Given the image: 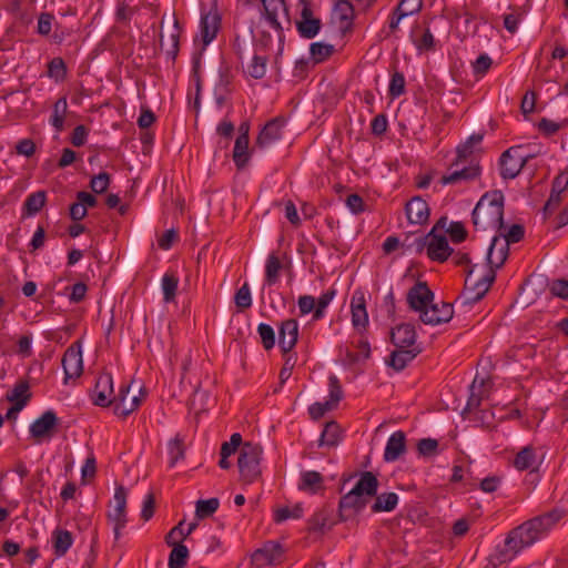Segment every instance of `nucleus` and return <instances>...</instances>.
Masks as SVG:
<instances>
[{
	"label": "nucleus",
	"instance_id": "f257e3e1",
	"mask_svg": "<svg viewBox=\"0 0 568 568\" xmlns=\"http://www.w3.org/2000/svg\"><path fill=\"white\" fill-rule=\"evenodd\" d=\"M509 253V244L499 235H495L487 252L488 264L484 272H478V265H471L466 274L465 286L456 302L462 305H471L480 301L489 291L496 278V268L505 263Z\"/></svg>",
	"mask_w": 568,
	"mask_h": 568
},
{
	"label": "nucleus",
	"instance_id": "f03ea898",
	"mask_svg": "<svg viewBox=\"0 0 568 568\" xmlns=\"http://www.w3.org/2000/svg\"><path fill=\"white\" fill-rule=\"evenodd\" d=\"M564 511L552 509L531 519L524 521L508 534L505 540V549L500 552V561L511 560L524 548L542 539L562 518Z\"/></svg>",
	"mask_w": 568,
	"mask_h": 568
},
{
	"label": "nucleus",
	"instance_id": "7ed1b4c3",
	"mask_svg": "<svg viewBox=\"0 0 568 568\" xmlns=\"http://www.w3.org/2000/svg\"><path fill=\"white\" fill-rule=\"evenodd\" d=\"M473 224L476 230H505L504 194L493 191L484 194L473 210Z\"/></svg>",
	"mask_w": 568,
	"mask_h": 568
},
{
	"label": "nucleus",
	"instance_id": "20e7f679",
	"mask_svg": "<svg viewBox=\"0 0 568 568\" xmlns=\"http://www.w3.org/2000/svg\"><path fill=\"white\" fill-rule=\"evenodd\" d=\"M263 449L258 444L244 443L240 448L237 466L241 479L246 484L254 483L261 476L260 462Z\"/></svg>",
	"mask_w": 568,
	"mask_h": 568
},
{
	"label": "nucleus",
	"instance_id": "39448f33",
	"mask_svg": "<svg viewBox=\"0 0 568 568\" xmlns=\"http://www.w3.org/2000/svg\"><path fill=\"white\" fill-rule=\"evenodd\" d=\"M420 242L426 246L427 256L435 262L443 263L447 261L454 252L446 235L435 233V230H430Z\"/></svg>",
	"mask_w": 568,
	"mask_h": 568
},
{
	"label": "nucleus",
	"instance_id": "423d86ee",
	"mask_svg": "<svg viewBox=\"0 0 568 568\" xmlns=\"http://www.w3.org/2000/svg\"><path fill=\"white\" fill-rule=\"evenodd\" d=\"M126 489L123 486H118L114 491L113 503L110 505L108 518L113 524L114 536L118 539L121 530L126 524Z\"/></svg>",
	"mask_w": 568,
	"mask_h": 568
},
{
	"label": "nucleus",
	"instance_id": "0eeeda50",
	"mask_svg": "<svg viewBox=\"0 0 568 568\" xmlns=\"http://www.w3.org/2000/svg\"><path fill=\"white\" fill-rule=\"evenodd\" d=\"M521 145L510 146L499 159L500 175L504 180L515 179L525 166V158L519 155Z\"/></svg>",
	"mask_w": 568,
	"mask_h": 568
},
{
	"label": "nucleus",
	"instance_id": "6e6552de",
	"mask_svg": "<svg viewBox=\"0 0 568 568\" xmlns=\"http://www.w3.org/2000/svg\"><path fill=\"white\" fill-rule=\"evenodd\" d=\"M284 557V550L281 544L275 541H267L264 546L255 550L252 555V564L256 568L265 566H278L282 565Z\"/></svg>",
	"mask_w": 568,
	"mask_h": 568
},
{
	"label": "nucleus",
	"instance_id": "1a4fd4ad",
	"mask_svg": "<svg viewBox=\"0 0 568 568\" xmlns=\"http://www.w3.org/2000/svg\"><path fill=\"white\" fill-rule=\"evenodd\" d=\"M285 125L286 120L283 116H276L267 121L256 138L255 146L266 149L280 141L283 136Z\"/></svg>",
	"mask_w": 568,
	"mask_h": 568
},
{
	"label": "nucleus",
	"instance_id": "9d476101",
	"mask_svg": "<svg viewBox=\"0 0 568 568\" xmlns=\"http://www.w3.org/2000/svg\"><path fill=\"white\" fill-rule=\"evenodd\" d=\"M62 366L65 375V383L71 378H78L82 375L83 359L80 342H75L67 348L62 357Z\"/></svg>",
	"mask_w": 568,
	"mask_h": 568
},
{
	"label": "nucleus",
	"instance_id": "9b49d317",
	"mask_svg": "<svg viewBox=\"0 0 568 568\" xmlns=\"http://www.w3.org/2000/svg\"><path fill=\"white\" fill-rule=\"evenodd\" d=\"M434 301V293L430 291L426 282L418 281L407 293V303L409 308L423 315L427 312V307Z\"/></svg>",
	"mask_w": 568,
	"mask_h": 568
},
{
	"label": "nucleus",
	"instance_id": "f8f14e48",
	"mask_svg": "<svg viewBox=\"0 0 568 568\" xmlns=\"http://www.w3.org/2000/svg\"><path fill=\"white\" fill-rule=\"evenodd\" d=\"M221 27V17L216 11L203 13L200 21V33L194 42L201 41V51L209 45L216 37Z\"/></svg>",
	"mask_w": 568,
	"mask_h": 568
},
{
	"label": "nucleus",
	"instance_id": "ddd939ff",
	"mask_svg": "<svg viewBox=\"0 0 568 568\" xmlns=\"http://www.w3.org/2000/svg\"><path fill=\"white\" fill-rule=\"evenodd\" d=\"M367 498H364L351 490L341 497L338 504V515L342 521L354 519L367 505Z\"/></svg>",
	"mask_w": 568,
	"mask_h": 568
},
{
	"label": "nucleus",
	"instance_id": "4468645a",
	"mask_svg": "<svg viewBox=\"0 0 568 568\" xmlns=\"http://www.w3.org/2000/svg\"><path fill=\"white\" fill-rule=\"evenodd\" d=\"M454 308L449 303L432 304L427 307V312L419 315L420 321L426 325H439L447 323L453 318Z\"/></svg>",
	"mask_w": 568,
	"mask_h": 568
},
{
	"label": "nucleus",
	"instance_id": "2eb2a0df",
	"mask_svg": "<svg viewBox=\"0 0 568 568\" xmlns=\"http://www.w3.org/2000/svg\"><path fill=\"white\" fill-rule=\"evenodd\" d=\"M321 27V20L314 18L310 3H304L301 10V19L296 22L300 36L305 39H313L318 34Z\"/></svg>",
	"mask_w": 568,
	"mask_h": 568
},
{
	"label": "nucleus",
	"instance_id": "dca6fc26",
	"mask_svg": "<svg viewBox=\"0 0 568 568\" xmlns=\"http://www.w3.org/2000/svg\"><path fill=\"white\" fill-rule=\"evenodd\" d=\"M405 213L410 224L423 225L429 220L430 210L422 196H413L405 205Z\"/></svg>",
	"mask_w": 568,
	"mask_h": 568
},
{
	"label": "nucleus",
	"instance_id": "f3484780",
	"mask_svg": "<svg viewBox=\"0 0 568 568\" xmlns=\"http://www.w3.org/2000/svg\"><path fill=\"white\" fill-rule=\"evenodd\" d=\"M298 323L295 318H288L278 327V345L284 354L290 353L297 343Z\"/></svg>",
	"mask_w": 568,
	"mask_h": 568
},
{
	"label": "nucleus",
	"instance_id": "a211bd4d",
	"mask_svg": "<svg viewBox=\"0 0 568 568\" xmlns=\"http://www.w3.org/2000/svg\"><path fill=\"white\" fill-rule=\"evenodd\" d=\"M264 9V16L270 26L278 32L280 42H283V28L278 21V14H287L284 0H261Z\"/></svg>",
	"mask_w": 568,
	"mask_h": 568
},
{
	"label": "nucleus",
	"instance_id": "6ab92c4d",
	"mask_svg": "<svg viewBox=\"0 0 568 568\" xmlns=\"http://www.w3.org/2000/svg\"><path fill=\"white\" fill-rule=\"evenodd\" d=\"M131 385H125L120 388L116 396L113 397L112 404L114 405V413L119 416L125 417L132 413L141 403V397L133 395L128 398Z\"/></svg>",
	"mask_w": 568,
	"mask_h": 568
},
{
	"label": "nucleus",
	"instance_id": "aec40b11",
	"mask_svg": "<svg viewBox=\"0 0 568 568\" xmlns=\"http://www.w3.org/2000/svg\"><path fill=\"white\" fill-rule=\"evenodd\" d=\"M352 324L355 328L362 331L368 325V314L366 311V301L363 292L356 291L351 301Z\"/></svg>",
	"mask_w": 568,
	"mask_h": 568
},
{
	"label": "nucleus",
	"instance_id": "412c9836",
	"mask_svg": "<svg viewBox=\"0 0 568 568\" xmlns=\"http://www.w3.org/2000/svg\"><path fill=\"white\" fill-rule=\"evenodd\" d=\"M420 353V346L396 347L386 363L396 372H400Z\"/></svg>",
	"mask_w": 568,
	"mask_h": 568
},
{
	"label": "nucleus",
	"instance_id": "4be33fe9",
	"mask_svg": "<svg viewBox=\"0 0 568 568\" xmlns=\"http://www.w3.org/2000/svg\"><path fill=\"white\" fill-rule=\"evenodd\" d=\"M417 334L414 325L403 323L390 331V341L395 347H413L416 344Z\"/></svg>",
	"mask_w": 568,
	"mask_h": 568
},
{
	"label": "nucleus",
	"instance_id": "5701e85b",
	"mask_svg": "<svg viewBox=\"0 0 568 568\" xmlns=\"http://www.w3.org/2000/svg\"><path fill=\"white\" fill-rule=\"evenodd\" d=\"M541 463L537 449L532 445L523 447L515 456L513 465L517 470H535Z\"/></svg>",
	"mask_w": 568,
	"mask_h": 568
},
{
	"label": "nucleus",
	"instance_id": "b1692460",
	"mask_svg": "<svg viewBox=\"0 0 568 568\" xmlns=\"http://www.w3.org/2000/svg\"><path fill=\"white\" fill-rule=\"evenodd\" d=\"M113 378L110 374H102L97 379L94 386V404L98 406H109L112 404Z\"/></svg>",
	"mask_w": 568,
	"mask_h": 568
},
{
	"label": "nucleus",
	"instance_id": "393cba45",
	"mask_svg": "<svg viewBox=\"0 0 568 568\" xmlns=\"http://www.w3.org/2000/svg\"><path fill=\"white\" fill-rule=\"evenodd\" d=\"M57 425V416L53 412L48 410L36 419L30 426L31 435L37 439L50 437L53 435Z\"/></svg>",
	"mask_w": 568,
	"mask_h": 568
},
{
	"label": "nucleus",
	"instance_id": "a878e982",
	"mask_svg": "<svg viewBox=\"0 0 568 568\" xmlns=\"http://www.w3.org/2000/svg\"><path fill=\"white\" fill-rule=\"evenodd\" d=\"M422 0H402L389 18V29L392 32L396 31L399 22L405 17L412 16L422 9Z\"/></svg>",
	"mask_w": 568,
	"mask_h": 568
},
{
	"label": "nucleus",
	"instance_id": "bb28decb",
	"mask_svg": "<svg viewBox=\"0 0 568 568\" xmlns=\"http://www.w3.org/2000/svg\"><path fill=\"white\" fill-rule=\"evenodd\" d=\"M406 450V436L404 432L398 430L393 433L385 447L384 460L387 463L397 460Z\"/></svg>",
	"mask_w": 568,
	"mask_h": 568
},
{
	"label": "nucleus",
	"instance_id": "cd10ccee",
	"mask_svg": "<svg viewBox=\"0 0 568 568\" xmlns=\"http://www.w3.org/2000/svg\"><path fill=\"white\" fill-rule=\"evenodd\" d=\"M378 489V479L371 471H364L356 485L351 489L352 493L359 495L369 500L371 497L376 496Z\"/></svg>",
	"mask_w": 568,
	"mask_h": 568
},
{
	"label": "nucleus",
	"instance_id": "c85d7f7f",
	"mask_svg": "<svg viewBox=\"0 0 568 568\" xmlns=\"http://www.w3.org/2000/svg\"><path fill=\"white\" fill-rule=\"evenodd\" d=\"M480 174L478 165L464 166L456 169L453 172L445 174L440 178L439 183L442 185L457 184L463 181L475 180Z\"/></svg>",
	"mask_w": 568,
	"mask_h": 568
},
{
	"label": "nucleus",
	"instance_id": "c756f323",
	"mask_svg": "<svg viewBox=\"0 0 568 568\" xmlns=\"http://www.w3.org/2000/svg\"><path fill=\"white\" fill-rule=\"evenodd\" d=\"M248 140L250 138L246 135V131L241 133L235 140L233 161L237 169H243L250 160Z\"/></svg>",
	"mask_w": 568,
	"mask_h": 568
},
{
	"label": "nucleus",
	"instance_id": "7c9ffc66",
	"mask_svg": "<svg viewBox=\"0 0 568 568\" xmlns=\"http://www.w3.org/2000/svg\"><path fill=\"white\" fill-rule=\"evenodd\" d=\"M483 141V134H471L463 144L456 149V159L452 163L453 166H457L459 163L466 161L468 156L473 154L474 146Z\"/></svg>",
	"mask_w": 568,
	"mask_h": 568
},
{
	"label": "nucleus",
	"instance_id": "2f4dec72",
	"mask_svg": "<svg viewBox=\"0 0 568 568\" xmlns=\"http://www.w3.org/2000/svg\"><path fill=\"white\" fill-rule=\"evenodd\" d=\"M298 488L315 494L323 489V476L315 470L304 471L301 475Z\"/></svg>",
	"mask_w": 568,
	"mask_h": 568
},
{
	"label": "nucleus",
	"instance_id": "473e14b6",
	"mask_svg": "<svg viewBox=\"0 0 568 568\" xmlns=\"http://www.w3.org/2000/svg\"><path fill=\"white\" fill-rule=\"evenodd\" d=\"M341 430L336 422H328L321 434L318 445L334 447L339 443Z\"/></svg>",
	"mask_w": 568,
	"mask_h": 568
},
{
	"label": "nucleus",
	"instance_id": "72a5a7b5",
	"mask_svg": "<svg viewBox=\"0 0 568 568\" xmlns=\"http://www.w3.org/2000/svg\"><path fill=\"white\" fill-rule=\"evenodd\" d=\"M398 504V496L395 493H383L377 495L375 503L372 505L373 513L392 511Z\"/></svg>",
	"mask_w": 568,
	"mask_h": 568
},
{
	"label": "nucleus",
	"instance_id": "f704fd0d",
	"mask_svg": "<svg viewBox=\"0 0 568 568\" xmlns=\"http://www.w3.org/2000/svg\"><path fill=\"white\" fill-rule=\"evenodd\" d=\"M52 542L55 555L62 556L73 542L72 534L68 530L57 529L53 531Z\"/></svg>",
	"mask_w": 568,
	"mask_h": 568
},
{
	"label": "nucleus",
	"instance_id": "c9c22d12",
	"mask_svg": "<svg viewBox=\"0 0 568 568\" xmlns=\"http://www.w3.org/2000/svg\"><path fill=\"white\" fill-rule=\"evenodd\" d=\"M267 62L268 58L266 55L255 53L247 65V74L255 80L263 79L266 74Z\"/></svg>",
	"mask_w": 568,
	"mask_h": 568
},
{
	"label": "nucleus",
	"instance_id": "e433bc0d",
	"mask_svg": "<svg viewBox=\"0 0 568 568\" xmlns=\"http://www.w3.org/2000/svg\"><path fill=\"white\" fill-rule=\"evenodd\" d=\"M281 268L282 264L278 256L274 253L270 254L265 265V282L267 285H274L278 281Z\"/></svg>",
	"mask_w": 568,
	"mask_h": 568
},
{
	"label": "nucleus",
	"instance_id": "4c0bfd02",
	"mask_svg": "<svg viewBox=\"0 0 568 568\" xmlns=\"http://www.w3.org/2000/svg\"><path fill=\"white\" fill-rule=\"evenodd\" d=\"M334 52L332 44L314 42L310 45V53L314 62L320 63L328 59Z\"/></svg>",
	"mask_w": 568,
	"mask_h": 568
},
{
	"label": "nucleus",
	"instance_id": "58836bf2",
	"mask_svg": "<svg viewBox=\"0 0 568 568\" xmlns=\"http://www.w3.org/2000/svg\"><path fill=\"white\" fill-rule=\"evenodd\" d=\"M219 498L200 499L196 501L195 514L199 518H206L212 516L219 508Z\"/></svg>",
	"mask_w": 568,
	"mask_h": 568
},
{
	"label": "nucleus",
	"instance_id": "ea45409f",
	"mask_svg": "<svg viewBox=\"0 0 568 568\" xmlns=\"http://www.w3.org/2000/svg\"><path fill=\"white\" fill-rule=\"evenodd\" d=\"M68 103L65 98L59 99L53 106V114L51 116V124L61 131L64 123V116L67 112Z\"/></svg>",
	"mask_w": 568,
	"mask_h": 568
},
{
	"label": "nucleus",
	"instance_id": "a19ab883",
	"mask_svg": "<svg viewBox=\"0 0 568 568\" xmlns=\"http://www.w3.org/2000/svg\"><path fill=\"white\" fill-rule=\"evenodd\" d=\"M328 389L329 394L326 403L329 404L332 408H334L343 398V389L339 379L335 375H331L328 377Z\"/></svg>",
	"mask_w": 568,
	"mask_h": 568
},
{
	"label": "nucleus",
	"instance_id": "79ce46f5",
	"mask_svg": "<svg viewBox=\"0 0 568 568\" xmlns=\"http://www.w3.org/2000/svg\"><path fill=\"white\" fill-rule=\"evenodd\" d=\"M334 11L339 21L349 26L354 18L353 4L347 0H339L335 3Z\"/></svg>",
	"mask_w": 568,
	"mask_h": 568
},
{
	"label": "nucleus",
	"instance_id": "37998d69",
	"mask_svg": "<svg viewBox=\"0 0 568 568\" xmlns=\"http://www.w3.org/2000/svg\"><path fill=\"white\" fill-rule=\"evenodd\" d=\"M336 294V291L334 288H331L323 293L318 300H316V308L313 313V320L318 321L324 317L325 310L329 305V303L333 301L334 296Z\"/></svg>",
	"mask_w": 568,
	"mask_h": 568
},
{
	"label": "nucleus",
	"instance_id": "c03bdc74",
	"mask_svg": "<svg viewBox=\"0 0 568 568\" xmlns=\"http://www.w3.org/2000/svg\"><path fill=\"white\" fill-rule=\"evenodd\" d=\"M45 203V192L44 191H38L36 193H32L28 196L24 207L28 212V214L33 215L38 213Z\"/></svg>",
	"mask_w": 568,
	"mask_h": 568
},
{
	"label": "nucleus",
	"instance_id": "a18cd8bd",
	"mask_svg": "<svg viewBox=\"0 0 568 568\" xmlns=\"http://www.w3.org/2000/svg\"><path fill=\"white\" fill-rule=\"evenodd\" d=\"M355 347L358 349L357 353L348 352L347 358L351 363H357L362 359H367L371 356V346L366 338L361 337L357 343L355 344Z\"/></svg>",
	"mask_w": 568,
	"mask_h": 568
},
{
	"label": "nucleus",
	"instance_id": "49530a36",
	"mask_svg": "<svg viewBox=\"0 0 568 568\" xmlns=\"http://www.w3.org/2000/svg\"><path fill=\"white\" fill-rule=\"evenodd\" d=\"M30 398L29 385L26 382L18 383L14 388L7 394V399L13 404L20 400L24 402V406Z\"/></svg>",
	"mask_w": 568,
	"mask_h": 568
},
{
	"label": "nucleus",
	"instance_id": "de8ad7c7",
	"mask_svg": "<svg viewBox=\"0 0 568 568\" xmlns=\"http://www.w3.org/2000/svg\"><path fill=\"white\" fill-rule=\"evenodd\" d=\"M257 333L261 337L263 347L266 351L272 349L275 346V342H276L275 332L271 325L265 324V323L258 324Z\"/></svg>",
	"mask_w": 568,
	"mask_h": 568
},
{
	"label": "nucleus",
	"instance_id": "09e8293b",
	"mask_svg": "<svg viewBox=\"0 0 568 568\" xmlns=\"http://www.w3.org/2000/svg\"><path fill=\"white\" fill-rule=\"evenodd\" d=\"M405 93V77L402 72H394L388 87V94L398 98Z\"/></svg>",
	"mask_w": 568,
	"mask_h": 568
},
{
	"label": "nucleus",
	"instance_id": "8fccbe9b",
	"mask_svg": "<svg viewBox=\"0 0 568 568\" xmlns=\"http://www.w3.org/2000/svg\"><path fill=\"white\" fill-rule=\"evenodd\" d=\"M497 235H499L505 242L508 244L518 243L523 240L525 235L524 226L520 224H514L510 229L505 233L504 230L497 231Z\"/></svg>",
	"mask_w": 568,
	"mask_h": 568
},
{
	"label": "nucleus",
	"instance_id": "3c124183",
	"mask_svg": "<svg viewBox=\"0 0 568 568\" xmlns=\"http://www.w3.org/2000/svg\"><path fill=\"white\" fill-rule=\"evenodd\" d=\"M302 515H303V508L301 505H296L293 508L282 507L275 511L274 520L276 523H282L290 518H294V519L301 518Z\"/></svg>",
	"mask_w": 568,
	"mask_h": 568
},
{
	"label": "nucleus",
	"instance_id": "603ef678",
	"mask_svg": "<svg viewBox=\"0 0 568 568\" xmlns=\"http://www.w3.org/2000/svg\"><path fill=\"white\" fill-rule=\"evenodd\" d=\"M235 305L241 310H246L252 305L251 291L247 283H244L235 293Z\"/></svg>",
	"mask_w": 568,
	"mask_h": 568
},
{
	"label": "nucleus",
	"instance_id": "864d4df0",
	"mask_svg": "<svg viewBox=\"0 0 568 568\" xmlns=\"http://www.w3.org/2000/svg\"><path fill=\"white\" fill-rule=\"evenodd\" d=\"M176 280L173 274H165L162 280V290L165 302H171L175 298Z\"/></svg>",
	"mask_w": 568,
	"mask_h": 568
},
{
	"label": "nucleus",
	"instance_id": "5fc2aeb1",
	"mask_svg": "<svg viewBox=\"0 0 568 568\" xmlns=\"http://www.w3.org/2000/svg\"><path fill=\"white\" fill-rule=\"evenodd\" d=\"M178 531V526L173 527L165 537L166 544L172 547L169 557V568H178V540L174 535Z\"/></svg>",
	"mask_w": 568,
	"mask_h": 568
},
{
	"label": "nucleus",
	"instance_id": "6e6d98bb",
	"mask_svg": "<svg viewBox=\"0 0 568 568\" xmlns=\"http://www.w3.org/2000/svg\"><path fill=\"white\" fill-rule=\"evenodd\" d=\"M491 64H493L491 58L488 54L483 53L473 63V72L475 75L483 77L488 72Z\"/></svg>",
	"mask_w": 568,
	"mask_h": 568
},
{
	"label": "nucleus",
	"instance_id": "4d7b16f0",
	"mask_svg": "<svg viewBox=\"0 0 568 568\" xmlns=\"http://www.w3.org/2000/svg\"><path fill=\"white\" fill-rule=\"evenodd\" d=\"M419 52H428L435 50V39L429 29H426L419 40L414 42Z\"/></svg>",
	"mask_w": 568,
	"mask_h": 568
},
{
	"label": "nucleus",
	"instance_id": "13d9d810",
	"mask_svg": "<svg viewBox=\"0 0 568 568\" xmlns=\"http://www.w3.org/2000/svg\"><path fill=\"white\" fill-rule=\"evenodd\" d=\"M447 232L454 243H462L467 237V231L462 222H452Z\"/></svg>",
	"mask_w": 568,
	"mask_h": 568
},
{
	"label": "nucleus",
	"instance_id": "bf43d9fd",
	"mask_svg": "<svg viewBox=\"0 0 568 568\" xmlns=\"http://www.w3.org/2000/svg\"><path fill=\"white\" fill-rule=\"evenodd\" d=\"M48 73L57 80L63 79L65 75V64L61 58L52 59L48 64Z\"/></svg>",
	"mask_w": 568,
	"mask_h": 568
},
{
	"label": "nucleus",
	"instance_id": "052dcab7",
	"mask_svg": "<svg viewBox=\"0 0 568 568\" xmlns=\"http://www.w3.org/2000/svg\"><path fill=\"white\" fill-rule=\"evenodd\" d=\"M110 184V175L102 172L92 178L90 186L94 193H103Z\"/></svg>",
	"mask_w": 568,
	"mask_h": 568
},
{
	"label": "nucleus",
	"instance_id": "680f3d73",
	"mask_svg": "<svg viewBox=\"0 0 568 568\" xmlns=\"http://www.w3.org/2000/svg\"><path fill=\"white\" fill-rule=\"evenodd\" d=\"M438 442L433 438H423L417 444V449L423 456H433L437 453Z\"/></svg>",
	"mask_w": 568,
	"mask_h": 568
},
{
	"label": "nucleus",
	"instance_id": "e2e57ef3",
	"mask_svg": "<svg viewBox=\"0 0 568 568\" xmlns=\"http://www.w3.org/2000/svg\"><path fill=\"white\" fill-rule=\"evenodd\" d=\"M523 20V13L521 12H511L504 16V27L505 29L514 34L518 30V26Z\"/></svg>",
	"mask_w": 568,
	"mask_h": 568
},
{
	"label": "nucleus",
	"instance_id": "0e129e2a",
	"mask_svg": "<svg viewBox=\"0 0 568 568\" xmlns=\"http://www.w3.org/2000/svg\"><path fill=\"white\" fill-rule=\"evenodd\" d=\"M388 128V121L385 114H377L371 122V130L374 135H383Z\"/></svg>",
	"mask_w": 568,
	"mask_h": 568
},
{
	"label": "nucleus",
	"instance_id": "69168bd1",
	"mask_svg": "<svg viewBox=\"0 0 568 568\" xmlns=\"http://www.w3.org/2000/svg\"><path fill=\"white\" fill-rule=\"evenodd\" d=\"M549 290L554 296L568 300V281L555 280L550 283Z\"/></svg>",
	"mask_w": 568,
	"mask_h": 568
},
{
	"label": "nucleus",
	"instance_id": "338daca9",
	"mask_svg": "<svg viewBox=\"0 0 568 568\" xmlns=\"http://www.w3.org/2000/svg\"><path fill=\"white\" fill-rule=\"evenodd\" d=\"M298 310L301 315L310 314L315 312L316 300L312 295H302L297 301Z\"/></svg>",
	"mask_w": 568,
	"mask_h": 568
},
{
	"label": "nucleus",
	"instance_id": "774afa93",
	"mask_svg": "<svg viewBox=\"0 0 568 568\" xmlns=\"http://www.w3.org/2000/svg\"><path fill=\"white\" fill-rule=\"evenodd\" d=\"M346 206L353 214H361L365 211V203L358 194H351L346 197Z\"/></svg>",
	"mask_w": 568,
	"mask_h": 568
}]
</instances>
